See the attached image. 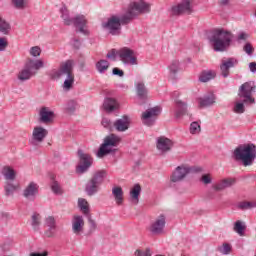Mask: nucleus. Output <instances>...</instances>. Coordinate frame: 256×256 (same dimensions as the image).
<instances>
[{"label":"nucleus","instance_id":"nucleus-46","mask_svg":"<svg viewBox=\"0 0 256 256\" xmlns=\"http://www.w3.org/2000/svg\"><path fill=\"white\" fill-rule=\"evenodd\" d=\"M101 124L105 129H109L110 131L114 128L113 122L108 118H103Z\"/></svg>","mask_w":256,"mask_h":256},{"label":"nucleus","instance_id":"nucleus-27","mask_svg":"<svg viewBox=\"0 0 256 256\" xmlns=\"http://www.w3.org/2000/svg\"><path fill=\"white\" fill-rule=\"evenodd\" d=\"M168 69H169L172 79H175V77L177 76V73H179V71H181V61H179V59H173L170 62Z\"/></svg>","mask_w":256,"mask_h":256},{"label":"nucleus","instance_id":"nucleus-56","mask_svg":"<svg viewBox=\"0 0 256 256\" xmlns=\"http://www.w3.org/2000/svg\"><path fill=\"white\" fill-rule=\"evenodd\" d=\"M112 75H117L118 77H123L125 75V72L119 68H113Z\"/></svg>","mask_w":256,"mask_h":256},{"label":"nucleus","instance_id":"nucleus-33","mask_svg":"<svg viewBox=\"0 0 256 256\" xmlns=\"http://www.w3.org/2000/svg\"><path fill=\"white\" fill-rule=\"evenodd\" d=\"M211 79H215V72L211 70L202 72L199 77V81H201V83H207L211 81Z\"/></svg>","mask_w":256,"mask_h":256},{"label":"nucleus","instance_id":"nucleus-19","mask_svg":"<svg viewBox=\"0 0 256 256\" xmlns=\"http://www.w3.org/2000/svg\"><path fill=\"white\" fill-rule=\"evenodd\" d=\"M130 125H131V119H129V116L127 115H124L113 122V127L115 128L116 131H118V133H125V131L129 129Z\"/></svg>","mask_w":256,"mask_h":256},{"label":"nucleus","instance_id":"nucleus-52","mask_svg":"<svg viewBox=\"0 0 256 256\" xmlns=\"http://www.w3.org/2000/svg\"><path fill=\"white\" fill-rule=\"evenodd\" d=\"M243 51H245V53H247V55H253L254 49L250 43H246L243 47Z\"/></svg>","mask_w":256,"mask_h":256},{"label":"nucleus","instance_id":"nucleus-49","mask_svg":"<svg viewBox=\"0 0 256 256\" xmlns=\"http://www.w3.org/2000/svg\"><path fill=\"white\" fill-rule=\"evenodd\" d=\"M134 255L135 256H151V249L147 248L146 250H136Z\"/></svg>","mask_w":256,"mask_h":256},{"label":"nucleus","instance_id":"nucleus-38","mask_svg":"<svg viewBox=\"0 0 256 256\" xmlns=\"http://www.w3.org/2000/svg\"><path fill=\"white\" fill-rule=\"evenodd\" d=\"M140 194H141V185L135 184L132 190L130 191V197H132L134 201L138 202Z\"/></svg>","mask_w":256,"mask_h":256},{"label":"nucleus","instance_id":"nucleus-18","mask_svg":"<svg viewBox=\"0 0 256 256\" xmlns=\"http://www.w3.org/2000/svg\"><path fill=\"white\" fill-rule=\"evenodd\" d=\"M39 195V185L35 182H30L23 190V197L28 201H34Z\"/></svg>","mask_w":256,"mask_h":256},{"label":"nucleus","instance_id":"nucleus-23","mask_svg":"<svg viewBox=\"0 0 256 256\" xmlns=\"http://www.w3.org/2000/svg\"><path fill=\"white\" fill-rule=\"evenodd\" d=\"M175 103H176L175 117L176 119H181V117H184V115H187V102L176 99Z\"/></svg>","mask_w":256,"mask_h":256},{"label":"nucleus","instance_id":"nucleus-47","mask_svg":"<svg viewBox=\"0 0 256 256\" xmlns=\"http://www.w3.org/2000/svg\"><path fill=\"white\" fill-rule=\"evenodd\" d=\"M51 189H52L53 193H55V195H61V193H63L61 191V186L59 185V182H57V181H54L52 183Z\"/></svg>","mask_w":256,"mask_h":256},{"label":"nucleus","instance_id":"nucleus-54","mask_svg":"<svg viewBox=\"0 0 256 256\" xmlns=\"http://www.w3.org/2000/svg\"><path fill=\"white\" fill-rule=\"evenodd\" d=\"M0 247H1L2 253H7V251L11 250V243L5 242Z\"/></svg>","mask_w":256,"mask_h":256},{"label":"nucleus","instance_id":"nucleus-22","mask_svg":"<svg viewBox=\"0 0 256 256\" xmlns=\"http://www.w3.org/2000/svg\"><path fill=\"white\" fill-rule=\"evenodd\" d=\"M235 183H236V180L234 178L222 179L213 186V189L214 191H225V189H229V187H233Z\"/></svg>","mask_w":256,"mask_h":256},{"label":"nucleus","instance_id":"nucleus-12","mask_svg":"<svg viewBox=\"0 0 256 256\" xmlns=\"http://www.w3.org/2000/svg\"><path fill=\"white\" fill-rule=\"evenodd\" d=\"M119 60L124 63V65H137V57L135 52L131 48L123 47L118 50Z\"/></svg>","mask_w":256,"mask_h":256},{"label":"nucleus","instance_id":"nucleus-55","mask_svg":"<svg viewBox=\"0 0 256 256\" xmlns=\"http://www.w3.org/2000/svg\"><path fill=\"white\" fill-rule=\"evenodd\" d=\"M7 39L5 38H0V51H5V49H7Z\"/></svg>","mask_w":256,"mask_h":256},{"label":"nucleus","instance_id":"nucleus-1","mask_svg":"<svg viewBox=\"0 0 256 256\" xmlns=\"http://www.w3.org/2000/svg\"><path fill=\"white\" fill-rule=\"evenodd\" d=\"M151 5L145 1L133 2L129 5L127 12L122 16L113 15L101 23L102 29L110 33H117L121 31L122 25H129L139 13H150Z\"/></svg>","mask_w":256,"mask_h":256},{"label":"nucleus","instance_id":"nucleus-16","mask_svg":"<svg viewBox=\"0 0 256 256\" xmlns=\"http://www.w3.org/2000/svg\"><path fill=\"white\" fill-rule=\"evenodd\" d=\"M156 149L162 155H166V153H169L173 149V141L165 136H160L156 138Z\"/></svg>","mask_w":256,"mask_h":256},{"label":"nucleus","instance_id":"nucleus-37","mask_svg":"<svg viewBox=\"0 0 256 256\" xmlns=\"http://www.w3.org/2000/svg\"><path fill=\"white\" fill-rule=\"evenodd\" d=\"M78 207L84 215H89V202H87L85 198L78 199Z\"/></svg>","mask_w":256,"mask_h":256},{"label":"nucleus","instance_id":"nucleus-20","mask_svg":"<svg viewBox=\"0 0 256 256\" xmlns=\"http://www.w3.org/2000/svg\"><path fill=\"white\" fill-rule=\"evenodd\" d=\"M85 227V219L81 215H74L72 218V231L74 235H81Z\"/></svg>","mask_w":256,"mask_h":256},{"label":"nucleus","instance_id":"nucleus-8","mask_svg":"<svg viewBox=\"0 0 256 256\" xmlns=\"http://www.w3.org/2000/svg\"><path fill=\"white\" fill-rule=\"evenodd\" d=\"M203 168L201 167H189L187 165L178 166L172 173L171 181L172 183H179L189 175V173H201Z\"/></svg>","mask_w":256,"mask_h":256},{"label":"nucleus","instance_id":"nucleus-39","mask_svg":"<svg viewBox=\"0 0 256 256\" xmlns=\"http://www.w3.org/2000/svg\"><path fill=\"white\" fill-rule=\"evenodd\" d=\"M248 103H245L242 101H238L235 103L233 111L234 113H237L238 115H241L245 112V105H247Z\"/></svg>","mask_w":256,"mask_h":256},{"label":"nucleus","instance_id":"nucleus-15","mask_svg":"<svg viewBox=\"0 0 256 256\" xmlns=\"http://www.w3.org/2000/svg\"><path fill=\"white\" fill-rule=\"evenodd\" d=\"M49 135V131L47 129L41 127V126H36L33 129L32 132V138L30 140L31 145H39V143H43L45 141V137Z\"/></svg>","mask_w":256,"mask_h":256},{"label":"nucleus","instance_id":"nucleus-63","mask_svg":"<svg viewBox=\"0 0 256 256\" xmlns=\"http://www.w3.org/2000/svg\"><path fill=\"white\" fill-rule=\"evenodd\" d=\"M238 39L240 40L246 39V34L245 33L240 34Z\"/></svg>","mask_w":256,"mask_h":256},{"label":"nucleus","instance_id":"nucleus-14","mask_svg":"<svg viewBox=\"0 0 256 256\" xmlns=\"http://www.w3.org/2000/svg\"><path fill=\"white\" fill-rule=\"evenodd\" d=\"M55 121V112L49 109V107H42L38 112V123L44 125H51Z\"/></svg>","mask_w":256,"mask_h":256},{"label":"nucleus","instance_id":"nucleus-43","mask_svg":"<svg viewBox=\"0 0 256 256\" xmlns=\"http://www.w3.org/2000/svg\"><path fill=\"white\" fill-rule=\"evenodd\" d=\"M117 56L119 57V50L111 49L107 53L106 58L110 59V61H117Z\"/></svg>","mask_w":256,"mask_h":256},{"label":"nucleus","instance_id":"nucleus-50","mask_svg":"<svg viewBox=\"0 0 256 256\" xmlns=\"http://www.w3.org/2000/svg\"><path fill=\"white\" fill-rule=\"evenodd\" d=\"M30 55L32 57H39L41 55V48L39 46H34L30 49Z\"/></svg>","mask_w":256,"mask_h":256},{"label":"nucleus","instance_id":"nucleus-60","mask_svg":"<svg viewBox=\"0 0 256 256\" xmlns=\"http://www.w3.org/2000/svg\"><path fill=\"white\" fill-rule=\"evenodd\" d=\"M249 69L251 73H256V62L249 63Z\"/></svg>","mask_w":256,"mask_h":256},{"label":"nucleus","instance_id":"nucleus-64","mask_svg":"<svg viewBox=\"0 0 256 256\" xmlns=\"http://www.w3.org/2000/svg\"><path fill=\"white\" fill-rule=\"evenodd\" d=\"M81 67H85V63L83 62V63H81Z\"/></svg>","mask_w":256,"mask_h":256},{"label":"nucleus","instance_id":"nucleus-57","mask_svg":"<svg viewBox=\"0 0 256 256\" xmlns=\"http://www.w3.org/2000/svg\"><path fill=\"white\" fill-rule=\"evenodd\" d=\"M210 33H231V31L224 28H214L210 31Z\"/></svg>","mask_w":256,"mask_h":256},{"label":"nucleus","instance_id":"nucleus-4","mask_svg":"<svg viewBox=\"0 0 256 256\" xmlns=\"http://www.w3.org/2000/svg\"><path fill=\"white\" fill-rule=\"evenodd\" d=\"M73 65H75V62L73 60H67L60 65V68L58 70H52L50 73L51 79H61V77H66L63 84V89L65 91H71L73 83H75Z\"/></svg>","mask_w":256,"mask_h":256},{"label":"nucleus","instance_id":"nucleus-59","mask_svg":"<svg viewBox=\"0 0 256 256\" xmlns=\"http://www.w3.org/2000/svg\"><path fill=\"white\" fill-rule=\"evenodd\" d=\"M45 235L49 239L55 237V229L48 228V230L45 232Z\"/></svg>","mask_w":256,"mask_h":256},{"label":"nucleus","instance_id":"nucleus-26","mask_svg":"<svg viewBox=\"0 0 256 256\" xmlns=\"http://www.w3.org/2000/svg\"><path fill=\"white\" fill-rule=\"evenodd\" d=\"M25 66L27 67V69H29L32 73H37V71H39V69H43V67L45 66L43 63V60H29Z\"/></svg>","mask_w":256,"mask_h":256},{"label":"nucleus","instance_id":"nucleus-2","mask_svg":"<svg viewBox=\"0 0 256 256\" xmlns=\"http://www.w3.org/2000/svg\"><path fill=\"white\" fill-rule=\"evenodd\" d=\"M60 18L62 19L63 25L66 27H75V29H78L80 33H87V23L89 21L87 20V17L83 14H77L76 16H71V12L69 11V8H67V5L62 4V7L59 9Z\"/></svg>","mask_w":256,"mask_h":256},{"label":"nucleus","instance_id":"nucleus-61","mask_svg":"<svg viewBox=\"0 0 256 256\" xmlns=\"http://www.w3.org/2000/svg\"><path fill=\"white\" fill-rule=\"evenodd\" d=\"M47 255H49V252L47 251H44L43 253H35V252L30 253V256H47Z\"/></svg>","mask_w":256,"mask_h":256},{"label":"nucleus","instance_id":"nucleus-5","mask_svg":"<svg viewBox=\"0 0 256 256\" xmlns=\"http://www.w3.org/2000/svg\"><path fill=\"white\" fill-rule=\"evenodd\" d=\"M208 39L214 51L223 53V51L231 47L233 35L231 33H214L212 36L208 37Z\"/></svg>","mask_w":256,"mask_h":256},{"label":"nucleus","instance_id":"nucleus-40","mask_svg":"<svg viewBox=\"0 0 256 256\" xmlns=\"http://www.w3.org/2000/svg\"><path fill=\"white\" fill-rule=\"evenodd\" d=\"M44 223L48 229H57V221L53 216L46 217Z\"/></svg>","mask_w":256,"mask_h":256},{"label":"nucleus","instance_id":"nucleus-7","mask_svg":"<svg viewBox=\"0 0 256 256\" xmlns=\"http://www.w3.org/2000/svg\"><path fill=\"white\" fill-rule=\"evenodd\" d=\"M121 143V137L116 134H110L104 138V142L100 145L97 152V157L103 159V157L109 155L110 153H115L116 149L111 147H117Z\"/></svg>","mask_w":256,"mask_h":256},{"label":"nucleus","instance_id":"nucleus-25","mask_svg":"<svg viewBox=\"0 0 256 256\" xmlns=\"http://www.w3.org/2000/svg\"><path fill=\"white\" fill-rule=\"evenodd\" d=\"M6 182L15 181L17 178V172L10 166H4L1 171Z\"/></svg>","mask_w":256,"mask_h":256},{"label":"nucleus","instance_id":"nucleus-44","mask_svg":"<svg viewBox=\"0 0 256 256\" xmlns=\"http://www.w3.org/2000/svg\"><path fill=\"white\" fill-rule=\"evenodd\" d=\"M199 132H201V125H199L198 122H192L190 125V133L192 135H195Z\"/></svg>","mask_w":256,"mask_h":256},{"label":"nucleus","instance_id":"nucleus-35","mask_svg":"<svg viewBox=\"0 0 256 256\" xmlns=\"http://www.w3.org/2000/svg\"><path fill=\"white\" fill-rule=\"evenodd\" d=\"M109 65V61L102 59L96 63V69L98 73L103 74L109 69Z\"/></svg>","mask_w":256,"mask_h":256},{"label":"nucleus","instance_id":"nucleus-29","mask_svg":"<svg viewBox=\"0 0 256 256\" xmlns=\"http://www.w3.org/2000/svg\"><path fill=\"white\" fill-rule=\"evenodd\" d=\"M19 189V184H14L13 182H6L4 186V191L6 197H11L14 195L15 191Z\"/></svg>","mask_w":256,"mask_h":256},{"label":"nucleus","instance_id":"nucleus-45","mask_svg":"<svg viewBox=\"0 0 256 256\" xmlns=\"http://www.w3.org/2000/svg\"><path fill=\"white\" fill-rule=\"evenodd\" d=\"M77 109V102L75 100H70L67 103L66 110L68 113H75V110Z\"/></svg>","mask_w":256,"mask_h":256},{"label":"nucleus","instance_id":"nucleus-51","mask_svg":"<svg viewBox=\"0 0 256 256\" xmlns=\"http://www.w3.org/2000/svg\"><path fill=\"white\" fill-rule=\"evenodd\" d=\"M12 3L16 9H23L25 7V0H12Z\"/></svg>","mask_w":256,"mask_h":256},{"label":"nucleus","instance_id":"nucleus-31","mask_svg":"<svg viewBox=\"0 0 256 256\" xmlns=\"http://www.w3.org/2000/svg\"><path fill=\"white\" fill-rule=\"evenodd\" d=\"M112 194L115 198L117 205H123V188L121 187L112 188Z\"/></svg>","mask_w":256,"mask_h":256},{"label":"nucleus","instance_id":"nucleus-41","mask_svg":"<svg viewBox=\"0 0 256 256\" xmlns=\"http://www.w3.org/2000/svg\"><path fill=\"white\" fill-rule=\"evenodd\" d=\"M9 31H11V24H9V22H6L5 19L0 16V32L9 33Z\"/></svg>","mask_w":256,"mask_h":256},{"label":"nucleus","instance_id":"nucleus-28","mask_svg":"<svg viewBox=\"0 0 256 256\" xmlns=\"http://www.w3.org/2000/svg\"><path fill=\"white\" fill-rule=\"evenodd\" d=\"M215 94H210L208 96H204L203 98H199V108L203 109L205 107H211L215 103Z\"/></svg>","mask_w":256,"mask_h":256},{"label":"nucleus","instance_id":"nucleus-42","mask_svg":"<svg viewBox=\"0 0 256 256\" xmlns=\"http://www.w3.org/2000/svg\"><path fill=\"white\" fill-rule=\"evenodd\" d=\"M218 251L222 253V255H229L231 253L230 244L224 243L222 246L218 247Z\"/></svg>","mask_w":256,"mask_h":256},{"label":"nucleus","instance_id":"nucleus-6","mask_svg":"<svg viewBox=\"0 0 256 256\" xmlns=\"http://www.w3.org/2000/svg\"><path fill=\"white\" fill-rule=\"evenodd\" d=\"M107 177V171L100 170L93 174L91 179L88 180L85 186V192L89 197H93V195H97L99 192V187L103 184V181H105V178Z\"/></svg>","mask_w":256,"mask_h":256},{"label":"nucleus","instance_id":"nucleus-48","mask_svg":"<svg viewBox=\"0 0 256 256\" xmlns=\"http://www.w3.org/2000/svg\"><path fill=\"white\" fill-rule=\"evenodd\" d=\"M200 181H202L204 185H211V183H213V179L211 178L210 174L202 175Z\"/></svg>","mask_w":256,"mask_h":256},{"label":"nucleus","instance_id":"nucleus-11","mask_svg":"<svg viewBox=\"0 0 256 256\" xmlns=\"http://www.w3.org/2000/svg\"><path fill=\"white\" fill-rule=\"evenodd\" d=\"M165 225H167V216L159 214L150 224L149 231L153 235H163L165 233Z\"/></svg>","mask_w":256,"mask_h":256},{"label":"nucleus","instance_id":"nucleus-3","mask_svg":"<svg viewBox=\"0 0 256 256\" xmlns=\"http://www.w3.org/2000/svg\"><path fill=\"white\" fill-rule=\"evenodd\" d=\"M233 159L239 161L243 167H251L256 159V146L253 143L241 144L232 154Z\"/></svg>","mask_w":256,"mask_h":256},{"label":"nucleus","instance_id":"nucleus-21","mask_svg":"<svg viewBox=\"0 0 256 256\" xmlns=\"http://www.w3.org/2000/svg\"><path fill=\"white\" fill-rule=\"evenodd\" d=\"M239 61L235 58H228L227 60H223L222 64L220 65L222 76L229 77V70L233 69L235 65H237Z\"/></svg>","mask_w":256,"mask_h":256},{"label":"nucleus","instance_id":"nucleus-13","mask_svg":"<svg viewBox=\"0 0 256 256\" xmlns=\"http://www.w3.org/2000/svg\"><path fill=\"white\" fill-rule=\"evenodd\" d=\"M159 115H161V107L156 106L153 108H149L142 113V120L144 125L151 127V125L155 124V121L157 120V117H159Z\"/></svg>","mask_w":256,"mask_h":256},{"label":"nucleus","instance_id":"nucleus-58","mask_svg":"<svg viewBox=\"0 0 256 256\" xmlns=\"http://www.w3.org/2000/svg\"><path fill=\"white\" fill-rule=\"evenodd\" d=\"M71 45H73L75 49H79V47H81V40L74 38L71 41Z\"/></svg>","mask_w":256,"mask_h":256},{"label":"nucleus","instance_id":"nucleus-9","mask_svg":"<svg viewBox=\"0 0 256 256\" xmlns=\"http://www.w3.org/2000/svg\"><path fill=\"white\" fill-rule=\"evenodd\" d=\"M256 91L255 83L246 82L242 84L239 88L238 97L243 99V103H249L250 105H255V98H253V93Z\"/></svg>","mask_w":256,"mask_h":256},{"label":"nucleus","instance_id":"nucleus-10","mask_svg":"<svg viewBox=\"0 0 256 256\" xmlns=\"http://www.w3.org/2000/svg\"><path fill=\"white\" fill-rule=\"evenodd\" d=\"M77 155L79 159V165L76 167V173L83 175V173H87L91 168V165H93V157L81 149L78 150Z\"/></svg>","mask_w":256,"mask_h":256},{"label":"nucleus","instance_id":"nucleus-17","mask_svg":"<svg viewBox=\"0 0 256 256\" xmlns=\"http://www.w3.org/2000/svg\"><path fill=\"white\" fill-rule=\"evenodd\" d=\"M171 11H172V15H183V13H188V15H191L193 13V8L191 7V1L183 0L177 6H173L171 8Z\"/></svg>","mask_w":256,"mask_h":256},{"label":"nucleus","instance_id":"nucleus-53","mask_svg":"<svg viewBox=\"0 0 256 256\" xmlns=\"http://www.w3.org/2000/svg\"><path fill=\"white\" fill-rule=\"evenodd\" d=\"M88 223L90 225V231H95L97 229V222H95L91 216H88Z\"/></svg>","mask_w":256,"mask_h":256},{"label":"nucleus","instance_id":"nucleus-32","mask_svg":"<svg viewBox=\"0 0 256 256\" xmlns=\"http://www.w3.org/2000/svg\"><path fill=\"white\" fill-rule=\"evenodd\" d=\"M31 225L35 231H39L41 227V214L34 212L31 216Z\"/></svg>","mask_w":256,"mask_h":256},{"label":"nucleus","instance_id":"nucleus-36","mask_svg":"<svg viewBox=\"0 0 256 256\" xmlns=\"http://www.w3.org/2000/svg\"><path fill=\"white\" fill-rule=\"evenodd\" d=\"M136 92L140 99H147V88L145 87V84L138 83L136 86Z\"/></svg>","mask_w":256,"mask_h":256},{"label":"nucleus","instance_id":"nucleus-24","mask_svg":"<svg viewBox=\"0 0 256 256\" xmlns=\"http://www.w3.org/2000/svg\"><path fill=\"white\" fill-rule=\"evenodd\" d=\"M104 111L107 113H113L116 109H119V103L114 98H106L103 103Z\"/></svg>","mask_w":256,"mask_h":256},{"label":"nucleus","instance_id":"nucleus-34","mask_svg":"<svg viewBox=\"0 0 256 256\" xmlns=\"http://www.w3.org/2000/svg\"><path fill=\"white\" fill-rule=\"evenodd\" d=\"M233 229H234L235 233L240 235V237H243L245 235V229H247V227L245 226V224H243V222L241 220H238L234 223Z\"/></svg>","mask_w":256,"mask_h":256},{"label":"nucleus","instance_id":"nucleus-30","mask_svg":"<svg viewBox=\"0 0 256 256\" xmlns=\"http://www.w3.org/2000/svg\"><path fill=\"white\" fill-rule=\"evenodd\" d=\"M33 75H35V72H32L29 68L24 66V69H22L18 73V79H19V81H29V79H31V77H33Z\"/></svg>","mask_w":256,"mask_h":256},{"label":"nucleus","instance_id":"nucleus-62","mask_svg":"<svg viewBox=\"0 0 256 256\" xmlns=\"http://www.w3.org/2000/svg\"><path fill=\"white\" fill-rule=\"evenodd\" d=\"M220 5H229V0H220Z\"/></svg>","mask_w":256,"mask_h":256}]
</instances>
